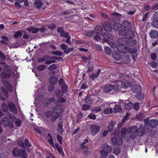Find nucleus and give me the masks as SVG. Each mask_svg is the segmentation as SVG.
I'll use <instances>...</instances> for the list:
<instances>
[{"mask_svg":"<svg viewBox=\"0 0 158 158\" xmlns=\"http://www.w3.org/2000/svg\"><path fill=\"white\" fill-rule=\"evenodd\" d=\"M25 142L21 144V146L23 148H25V146L27 147H31V144L29 142V141L27 139H26L25 140Z\"/></svg>","mask_w":158,"mask_h":158,"instance_id":"28","label":"nucleus"},{"mask_svg":"<svg viewBox=\"0 0 158 158\" xmlns=\"http://www.w3.org/2000/svg\"><path fill=\"white\" fill-rule=\"evenodd\" d=\"M55 102V99L52 97L50 99L46 98L43 101L42 104L45 107H47L51 103H54Z\"/></svg>","mask_w":158,"mask_h":158,"instance_id":"9","label":"nucleus"},{"mask_svg":"<svg viewBox=\"0 0 158 158\" xmlns=\"http://www.w3.org/2000/svg\"><path fill=\"white\" fill-rule=\"evenodd\" d=\"M19 3H22L24 2V5L25 6H27L28 5V3L27 0H16Z\"/></svg>","mask_w":158,"mask_h":158,"instance_id":"62","label":"nucleus"},{"mask_svg":"<svg viewBox=\"0 0 158 158\" xmlns=\"http://www.w3.org/2000/svg\"><path fill=\"white\" fill-rule=\"evenodd\" d=\"M115 86L111 84L106 85L103 89V91L107 93L110 92L114 89Z\"/></svg>","mask_w":158,"mask_h":158,"instance_id":"15","label":"nucleus"},{"mask_svg":"<svg viewBox=\"0 0 158 158\" xmlns=\"http://www.w3.org/2000/svg\"><path fill=\"white\" fill-rule=\"evenodd\" d=\"M10 118H13L15 119H16V121L15 122L16 125L17 127H20L22 123L19 119H16V117L14 116H10Z\"/></svg>","mask_w":158,"mask_h":158,"instance_id":"36","label":"nucleus"},{"mask_svg":"<svg viewBox=\"0 0 158 158\" xmlns=\"http://www.w3.org/2000/svg\"><path fill=\"white\" fill-rule=\"evenodd\" d=\"M115 124V122L114 121H111L109 124L108 129L110 131H112L114 129V125Z\"/></svg>","mask_w":158,"mask_h":158,"instance_id":"32","label":"nucleus"},{"mask_svg":"<svg viewBox=\"0 0 158 158\" xmlns=\"http://www.w3.org/2000/svg\"><path fill=\"white\" fill-rule=\"evenodd\" d=\"M111 142L114 145H117L118 146L121 145L123 142V139L121 137H113L111 138Z\"/></svg>","mask_w":158,"mask_h":158,"instance_id":"4","label":"nucleus"},{"mask_svg":"<svg viewBox=\"0 0 158 158\" xmlns=\"http://www.w3.org/2000/svg\"><path fill=\"white\" fill-rule=\"evenodd\" d=\"M13 155L16 157H22V158H27V151L23 149H19L18 148H14L12 150Z\"/></svg>","mask_w":158,"mask_h":158,"instance_id":"1","label":"nucleus"},{"mask_svg":"<svg viewBox=\"0 0 158 158\" xmlns=\"http://www.w3.org/2000/svg\"><path fill=\"white\" fill-rule=\"evenodd\" d=\"M95 34V31H88L86 32V35L88 37H92Z\"/></svg>","mask_w":158,"mask_h":158,"instance_id":"47","label":"nucleus"},{"mask_svg":"<svg viewBox=\"0 0 158 158\" xmlns=\"http://www.w3.org/2000/svg\"><path fill=\"white\" fill-rule=\"evenodd\" d=\"M53 111L54 113L60 114L63 112V108L61 106H55L53 108Z\"/></svg>","mask_w":158,"mask_h":158,"instance_id":"11","label":"nucleus"},{"mask_svg":"<svg viewBox=\"0 0 158 158\" xmlns=\"http://www.w3.org/2000/svg\"><path fill=\"white\" fill-rule=\"evenodd\" d=\"M7 104L10 111L14 114H16L17 113V110L15 105L13 102H9Z\"/></svg>","mask_w":158,"mask_h":158,"instance_id":"7","label":"nucleus"},{"mask_svg":"<svg viewBox=\"0 0 158 158\" xmlns=\"http://www.w3.org/2000/svg\"><path fill=\"white\" fill-rule=\"evenodd\" d=\"M1 122L4 127H9L13 129L14 128V126L12 123L11 122L7 116L3 117L1 120Z\"/></svg>","mask_w":158,"mask_h":158,"instance_id":"2","label":"nucleus"},{"mask_svg":"<svg viewBox=\"0 0 158 158\" xmlns=\"http://www.w3.org/2000/svg\"><path fill=\"white\" fill-rule=\"evenodd\" d=\"M135 127H131L130 129V134L129 135L130 138L132 139H134L136 138V134H137L135 131L134 129Z\"/></svg>","mask_w":158,"mask_h":158,"instance_id":"16","label":"nucleus"},{"mask_svg":"<svg viewBox=\"0 0 158 158\" xmlns=\"http://www.w3.org/2000/svg\"><path fill=\"white\" fill-rule=\"evenodd\" d=\"M127 40L126 45L130 47H132L135 46L137 43L136 40L133 39H130Z\"/></svg>","mask_w":158,"mask_h":158,"instance_id":"14","label":"nucleus"},{"mask_svg":"<svg viewBox=\"0 0 158 158\" xmlns=\"http://www.w3.org/2000/svg\"><path fill=\"white\" fill-rule=\"evenodd\" d=\"M117 49L120 52L126 53L127 52V47L124 45H118L117 46Z\"/></svg>","mask_w":158,"mask_h":158,"instance_id":"6","label":"nucleus"},{"mask_svg":"<svg viewBox=\"0 0 158 158\" xmlns=\"http://www.w3.org/2000/svg\"><path fill=\"white\" fill-rule=\"evenodd\" d=\"M27 30L29 32H32L33 33H36L39 30V29L37 28H35L33 27L27 28Z\"/></svg>","mask_w":158,"mask_h":158,"instance_id":"38","label":"nucleus"},{"mask_svg":"<svg viewBox=\"0 0 158 158\" xmlns=\"http://www.w3.org/2000/svg\"><path fill=\"white\" fill-rule=\"evenodd\" d=\"M112 56L113 58L117 60H119L121 58L120 55L118 53L113 54Z\"/></svg>","mask_w":158,"mask_h":158,"instance_id":"50","label":"nucleus"},{"mask_svg":"<svg viewBox=\"0 0 158 158\" xmlns=\"http://www.w3.org/2000/svg\"><path fill=\"white\" fill-rule=\"evenodd\" d=\"M23 31L22 30H19L15 32L14 37L15 38H17L19 37H21L23 35L22 32Z\"/></svg>","mask_w":158,"mask_h":158,"instance_id":"42","label":"nucleus"},{"mask_svg":"<svg viewBox=\"0 0 158 158\" xmlns=\"http://www.w3.org/2000/svg\"><path fill=\"white\" fill-rule=\"evenodd\" d=\"M105 52L108 55H110L111 52V49L109 47H106L105 48Z\"/></svg>","mask_w":158,"mask_h":158,"instance_id":"59","label":"nucleus"},{"mask_svg":"<svg viewBox=\"0 0 158 158\" xmlns=\"http://www.w3.org/2000/svg\"><path fill=\"white\" fill-rule=\"evenodd\" d=\"M135 97L138 99L141 100L143 99L144 96L143 94L141 92H138L135 95Z\"/></svg>","mask_w":158,"mask_h":158,"instance_id":"39","label":"nucleus"},{"mask_svg":"<svg viewBox=\"0 0 158 158\" xmlns=\"http://www.w3.org/2000/svg\"><path fill=\"white\" fill-rule=\"evenodd\" d=\"M127 40V39L123 38H120L118 39L117 42L119 44L118 45H126Z\"/></svg>","mask_w":158,"mask_h":158,"instance_id":"35","label":"nucleus"},{"mask_svg":"<svg viewBox=\"0 0 158 158\" xmlns=\"http://www.w3.org/2000/svg\"><path fill=\"white\" fill-rule=\"evenodd\" d=\"M149 64L150 66L153 68H156L158 67L157 63L155 62H151Z\"/></svg>","mask_w":158,"mask_h":158,"instance_id":"53","label":"nucleus"},{"mask_svg":"<svg viewBox=\"0 0 158 158\" xmlns=\"http://www.w3.org/2000/svg\"><path fill=\"white\" fill-rule=\"evenodd\" d=\"M103 28L104 30L107 32L111 31L112 27L111 24L108 22H105L103 25Z\"/></svg>","mask_w":158,"mask_h":158,"instance_id":"13","label":"nucleus"},{"mask_svg":"<svg viewBox=\"0 0 158 158\" xmlns=\"http://www.w3.org/2000/svg\"><path fill=\"white\" fill-rule=\"evenodd\" d=\"M121 152V149L119 147L115 148L113 150V153L116 155H118Z\"/></svg>","mask_w":158,"mask_h":158,"instance_id":"48","label":"nucleus"},{"mask_svg":"<svg viewBox=\"0 0 158 158\" xmlns=\"http://www.w3.org/2000/svg\"><path fill=\"white\" fill-rule=\"evenodd\" d=\"M8 91L6 90L3 93L0 92V98L2 100H4L5 98H7L9 96V93Z\"/></svg>","mask_w":158,"mask_h":158,"instance_id":"30","label":"nucleus"},{"mask_svg":"<svg viewBox=\"0 0 158 158\" xmlns=\"http://www.w3.org/2000/svg\"><path fill=\"white\" fill-rule=\"evenodd\" d=\"M125 37L128 39H133L135 36V34L133 31L130 29H128Z\"/></svg>","mask_w":158,"mask_h":158,"instance_id":"12","label":"nucleus"},{"mask_svg":"<svg viewBox=\"0 0 158 158\" xmlns=\"http://www.w3.org/2000/svg\"><path fill=\"white\" fill-rule=\"evenodd\" d=\"M49 59V56L48 55L44 56L42 58H39L38 60L39 62L46 61L47 60Z\"/></svg>","mask_w":158,"mask_h":158,"instance_id":"34","label":"nucleus"},{"mask_svg":"<svg viewBox=\"0 0 158 158\" xmlns=\"http://www.w3.org/2000/svg\"><path fill=\"white\" fill-rule=\"evenodd\" d=\"M152 25L155 28H158V20L153 21L152 23Z\"/></svg>","mask_w":158,"mask_h":158,"instance_id":"52","label":"nucleus"},{"mask_svg":"<svg viewBox=\"0 0 158 158\" xmlns=\"http://www.w3.org/2000/svg\"><path fill=\"white\" fill-rule=\"evenodd\" d=\"M145 123L152 128H156L157 125V121L156 120L153 119L148 121H145Z\"/></svg>","mask_w":158,"mask_h":158,"instance_id":"5","label":"nucleus"},{"mask_svg":"<svg viewBox=\"0 0 158 158\" xmlns=\"http://www.w3.org/2000/svg\"><path fill=\"white\" fill-rule=\"evenodd\" d=\"M34 3L37 7H40L43 5V3L41 0H35Z\"/></svg>","mask_w":158,"mask_h":158,"instance_id":"44","label":"nucleus"},{"mask_svg":"<svg viewBox=\"0 0 158 158\" xmlns=\"http://www.w3.org/2000/svg\"><path fill=\"white\" fill-rule=\"evenodd\" d=\"M84 100L87 104H89L93 103V99L90 95H87Z\"/></svg>","mask_w":158,"mask_h":158,"instance_id":"29","label":"nucleus"},{"mask_svg":"<svg viewBox=\"0 0 158 158\" xmlns=\"http://www.w3.org/2000/svg\"><path fill=\"white\" fill-rule=\"evenodd\" d=\"M55 92L56 96L58 98L62 97L64 94L59 89H56Z\"/></svg>","mask_w":158,"mask_h":158,"instance_id":"26","label":"nucleus"},{"mask_svg":"<svg viewBox=\"0 0 158 158\" xmlns=\"http://www.w3.org/2000/svg\"><path fill=\"white\" fill-rule=\"evenodd\" d=\"M124 106L126 110H131L133 106V104L132 102H129L128 103H124Z\"/></svg>","mask_w":158,"mask_h":158,"instance_id":"33","label":"nucleus"},{"mask_svg":"<svg viewBox=\"0 0 158 158\" xmlns=\"http://www.w3.org/2000/svg\"><path fill=\"white\" fill-rule=\"evenodd\" d=\"M8 105L4 102L1 105V110L3 112L7 113L8 110Z\"/></svg>","mask_w":158,"mask_h":158,"instance_id":"31","label":"nucleus"},{"mask_svg":"<svg viewBox=\"0 0 158 158\" xmlns=\"http://www.w3.org/2000/svg\"><path fill=\"white\" fill-rule=\"evenodd\" d=\"M131 89L133 92L137 93L141 91V87L139 85H135L132 86Z\"/></svg>","mask_w":158,"mask_h":158,"instance_id":"17","label":"nucleus"},{"mask_svg":"<svg viewBox=\"0 0 158 158\" xmlns=\"http://www.w3.org/2000/svg\"><path fill=\"white\" fill-rule=\"evenodd\" d=\"M57 77L55 76H52L50 77L49 81L50 83L52 85H54L57 82Z\"/></svg>","mask_w":158,"mask_h":158,"instance_id":"40","label":"nucleus"},{"mask_svg":"<svg viewBox=\"0 0 158 158\" xmlns=\"http://www.w3.org/2000/svg\"><path fill=\"white\" fill-rule=\"evenodd\" d=\"M60 116L59 114L55 113L53 115H52L50 117L51 120L52 122H55L56 119L59 118Z\"/></svg>","mask_w":158,"mask_h":158,"instance_id":"41","label":"nucleus"},{"mask_svg":"<svg viewBox=\"0 0 158 158\" xmlns=\"http://www.w3.org/2000/svg\"><path fill=\"white\" fill-rule=\"evenodd\" d=\"M87 72L89 73L92 71L94 69V65L93 63L91 62H89L87 64Z\"/></svg>","mask_w":158,"mask_h":158,"instance_id":"25","label":"nucleus"},{"mask_svg":"<svg viewBox=\"0 0 158 158\" xmlns=\"http://www.w3.org/2000/svg\"><path fill=\"white\" fill-rule=\"evenodd\" d=\"M68 86L65 84H62L61 87V89L64 93L67 91L68 89Z\"/></svg>","mask_w":158,"mask_h":158,"instance_id":"46","label":"nucleus"},{"mask_svg":"<svg viewBox=\"0 0 158 158\" xmlns=\"http://www.w3.org/2000/svg\"><path fill=\"white\" fill-rule=\"evenodd\" d=\"M57 68V66L55 64H53L50 65L48 68V69L50 70L56 69Z\"/></svg>","mask_w":158,"mask_h":158,"instance_id":"54","label":"nucleus"},{"mask_svg":"<svg viewBox=\"0 0 158 158\" xmlns=\"http://www.w3.org/2000/svg\"><path fill=\"white\" fill-rule=\"evenodd\" d=\"M0 76L3 78H9L10 77V73H7L6 71H3L1 72L0 74Z\"/></svg>","mask_w":158,"mask_h":158,"instance_id":"37","label":"nucleus"},{"mask_svg":"<svg viewBox=\"0 0 158 158\" xmlns=\"http://www.w3.org/2000/svg\"><path fill=\"white\" fill-rule=\"evenodd\" d=\"M90 108L89 105L87 104H83L82 106V109L84 110H89Z\"/></svg>","mask_w":158,"mask_h":158,"instance_id":"56","label":"nucleus"},{"mask_svg":"<svg viewBox=\"0 0 158 158\" xmlns=\"http://www.w3.org/2000/svg\"><path fill=\"white\" fill-rule=\"evenodd\" d=\"M150 57L152 60H155L157 58V55L156 53H152L151 54Z\"/></svg>","mask_w":158,"mask_h":158,"instance_id":"60","label":"nucleus"},{"mask_svg":"<svg viewBox=\"0 0 158 158\" xmlns=\"http://www.w3.org/2000/svg\"><path fill=\"white\" fill-rule=\"evenodd\" d=\"M127 30L123 28L119 30L118 31L119 35L121 36H125Z\"/></svg>","mask_w":158,"mask_h":158,"instance_id":"43","label":"nucleus"},{"mask_svg":"<svg viewBox=\"0 0 158 158\" xmlns=\"http://www.w3.org/2000/svg\"><path fill=\"white\" fill-rule=\"evenodd\" d=\"M53 113L54 112L53 111H52L51 110H49L45 112L44 114L45 117H50L53 115Z\"/></svg>","mask_w":158,"mask_h":158,"instance_id":"49","label":"nucleus"},{"mask_svg":"<svg viewBox=\"0 0 158 158\" xmlns=\"http://www.w3.org/2000/svg\"><path fill=\"white\" fill-rule=\"evenodd\" d=\"M126 134V129L124 127L121 130V135L122 137H125Z\"/></svg>","mask_w":158,"mask_h":158,"instance_id":"55","label":"nucleus"},{"mask_svg":"<svg viewBox=\"0 0 158 158\" xmlns=\"http://www.w3.org/2000/svg\"><path fill=\"white\" fill-rule=\"evenodd\" d=\"M102 149L110 153L111 152L112 148V147L108 145L104 144L102 146Z\"/></svg>","mask_w":158,"mask_h":158,"instance_id":"21","label":"nucleus"},{"mask_svg":"<svg viewBox=\"0 0 158 158\" xmlns=\"http://www.w3.org/2000/svg\"><path fill=\"white\" fill-rule=\"evenodd\" d=\"M121 28L129 29H130L131 23L130 22L127 20H124L121 24Z\"/></svg>","mask_w":158,"mask_h":158,"instance_id":"10","label":"nucleus"},{"mask_svg":"<svg viewBox=\"0 0 158 158\" xmlns=\"http://www.w3.org/2000/svg\"><path fill=\"white\" fill-rule=\"evenodd\" d=\"M3 86L5 87L6 90L9 92H11L12 91V85L11 83H9L8 81L6 82L5 84L3 85Z\"/></svg>","mask_w":158,"mask_h":158,"instance_id":"19","label":"nucleus"},{"mask_svg":"<svg viewBox=\"0 0 158 158\" xmlns=\"http://www.w3.org/2000/svg\"><path fill=\"white\" fill-rule=\"evenodd\" d=\"M149 35L151 38L156 39L158 37V32L156 30H152L150 32Z\"/></svg>","mask_w":158,"mask_h":158,"instance_id":"20","label":"nucleus"},{"mask_svg":"<svg viewBox=\"0 0 158 158\" xmlns=\"http://www.w3.org/2000/svg\"><path fill=\"white\" fill-rule=\"evenodd\" d=\"M114 112L115 113L120 112L122 111L121 106L119 105H115L114 108Z\"/></svg>","mask_w":158,"mask_h":158,"instance_id":"45","label":"nucleus"},{"mask_svg":"<svg viewBox=\"0 0 158 158\" xmlns=\"http://www.w3.org/2000/svg\"><path fill=\"white\" fill-rule=\"evenodd\" d=\"M89 129L91 131V134L94 136L100 132V127L98 125H93L90 126Z\"/></svg>","mask_w":158,"mask_h":158,"instance_id":"3","label":"nucleus"},{"mask_svg":"<svg viewBox=\"0 0 158 158\" xmlns=\"http://www.w3.org/2000/svg\"><path fill=\"white\" fill-rule=\"evenodd\" d=\"M103 37L104 40L106 41H109L112 38L111 35L108 33H104Z\"/></svg>","mask_w":158,"mask_h":158,"instance_id":"27","label":"nucleus"},{"mask_svg":"<svg viewBox=\"0 0 158 158\" xmlns=\"http://www.w3.org/2000/svg\"><path fill=\"white\" fill-rule=\"evenodd\" d=\"M131 85V83L128 81H126L124 82H121V88L126 89Z\"/></svg>","mask_w":158,"mask_h":158,"instance_id":"24","label":"nucleus"},{"mask_svg":"<svg viewBox=\"0 0 158 158\" xmlns=\"http://www.w3.org/2000/svg\"><path fill=\"white\" fill-rule=\"evenodd\" d=\"M56 27V25L54 23H51L49 24L48 26V27L49 29H54Z\"/></svg>","mask_w":158,"mask_h":158,"instance_id":"64","label":"nucleus"},{"mask_svg":"<svg viewBox=\"0 0 158 158\" xmlns=\"http://www.w3.org/2000/svg\"><path fill=\"white\" fill-rule=\"evenodd\" d=\"M2 40H0V42L2 44L7 45L8 44V41H9V39L8 37L6 36H1Z\"/></svg>","mask_w":158,"mask_h":158,"instance_id":"22","label":"nucleus"},{"mask_svg":"<svg viewBox=\"0 0 158 158\" xmlns=\"http://www.w3.org/2000/svg\"><path fill=\"white\" fill-rule=\"evenodd\" d=\"M127 52L130 54H132L134 53H136L137 52V50L136 49L133 48H127Z\"/></svg>","mask_w":158,"mask_h":158,"instance_id":"51","label":"nucleus"},{"mask_svg":"<svg viewBox=\"0 0 158 158\" xmlns=\"http://www.w3.org/2000/svg\"><path fill=\"white\" fill-rule=\"evenodd\" d=\"M101 71V69H98L96 72V74H95L94 73L92 74L89 75V78H91L92 81H94L95 79L98 77Z\"/></svg>","mask_w":158,"mask_h":158,"instance_id":"18","label":"nucleus"},{"mask_svg":"<svg viewBox=\"0 0 158 158\" xmlns=\"http://www.w3.org/2000/svg\"><path fill=\"white\" fill-rule=\"evenodd\" d=\"M51 53L52 54L56 56H61L63 53L59 51H52Z\"/></svg>","mask_w":158,"mask_h":158,"instance_id":"57","label":"nucleus"},{"mask_svg":"<svg viewBox=\"0 0 158 158\" xmlns=\"http://www.w3.org/2000/svg\"><path fill=\"white\" fill-rule=\"evenodd\" d=\"M46 67L44 65H40L37 67V69L38 70L41 71L44 70L45 69Z\"/></svg>","mask_w":158,"mask_h":158,"instance_id":"58","label":"nucleus"},{"mask_svg":"<svg viewBox=\"0 0 158 158\" xmlns=\"http://www.w3.org/2000/svg\"><path fill=\"white\" fill-rule=\"evenodd\" d=\"M135 131L136 132L138 136H142L145 133V131L143 127L142 126H139L137 129L135 127L134 129Z\"/></svg>","mask_w":158,"mask_h":158,"instance_id":"8","label":"nucleus"},{"mask_svg":"<svg viewBox=\"0 0 158 158\" xmlns=\"http://www.w3.org/2000/svg\"><path fill=\"white\" fill-rule=\"evenodd\" d=\"M100 152L101 154L104 157H106L107 156L109 153L106 151H105L103 149H102V150Z\"/></svg>","mask_w":158,"mask_h":158,"instance_id":"61","label":"nucleus"},{"mask_svg":"<svg viewBox=\"0 0 158 158\" xmlns=\"http://www.w3.org/2000/svg\"><path fill=\"white\" fill-rule=\"evenodd\" d=\"M121 23L119 22L115 23L112 26V28L113 30L114 31H118L120 28H121Z\"/></svg>","mask_w":158,"mask_h":158,"instance_id":"23","label":"nucleus"},{"mask_svg":"<svg viewBox=\"0 0 158 158\" xmlns=\"http://www.w3.org/2000/svg\"><path fill=\"white\" fill-rule=\"evenodd\" d=\"M148 14H149V12H147V13H146L143 15V18L142 19V22H144L146 20L147 18L148 17Z\"/></svg>","mask_w":158,"mask_h":158,"instance_id":"63","label":"nucleus"}]
</instances>
